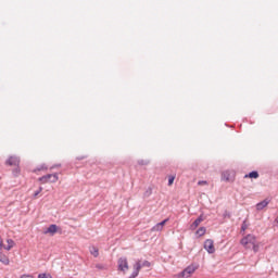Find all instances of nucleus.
<instances>
[{
  "instance_id": "f257e3e1",
  "label": "nucleus",
  "mask_w": 278,
  "mask_h": 278,
  "mask_svg": "<svg viewBox=\"0 0 278 278\" xmlns=\"http://www.w3.org/2000/svg\"><path fill=\"white\" fill-rule=\"evenodd\" d=\"M59 179L60 177L58 176V173H55L41 176L38 178V181H40V184H49V181L50 184H55Z\"/></svg>"
},
{
  "instance_id": "f03ea898",
  "label": "nucleus",
  "mask_w": 278,
  "mask_h": 278,
  "mask_svg": "<svg viewBox=\"0 0 278 278\" xmlns=\"http://www.w3.org/2000/svg\"><path fill=\"white\" fill-rule=\"evenodd\" d=\"M256 242H257V239L255 238L254 235H248L241 239V244L245 249H251Z\"/></svg>"
},
{
  "instance_id": "7ed1b4c3",
  "label": "nucleus",
  "mask_w": 278,
  "mask_h": 278,
  "mask_svg": "<svg viewBox=\"0 0 278 278\" xmlns=\"http://www.w3.org/2000/svg\"><path fill=\"white\" fill-rule=\"evenodd\" d=\"M199 269V265H189L188 267H186L181 273H180V276L181 277H190V275L194 274L195 270Z\"/></svg>"
},
{
  "instance_id": "20e7f679",
  "label": "nucleus",
  "mask_w": 278,
  "mask_h": 278,
  "mask_svg": "<svg viewBox=\"0 0 278 278\" xmlns=\"http://www.w3.org/2000/svg\"><path fill=\"white\" fill-rule=\"evenodd\" d=\"M118 264V270L122 273H127L129 270V263L127 262V257H121L117 261Z\"/></svg>"
},
{
  "instance_id": "39448f33",
  "label": "nucleus",
  "mask_w": 278,
  "mask_h": 278,
  "mask_svg": "<svg viewBox=\"0 0 278 278\" xmlns=\"http://www.w3.org/2000/svg\"><path fill=\"white\" fill-rule=\"evenodd\" d=\"M204 249L205 251H207V253L212 254V253H216V249L214 248V240L212 239H207L204 242Z\"/></svg>"
},
{
  "instance_id": "423d86ee",
  "label": "nucleus",
  "mask_w": 278,
  "mask_h": 278,
  "mask_svg": "<svg viewBox=\"0 0 278 278\" xmlns=\"http://www.w3.org/2000/svg\"><path fill=\"white\" fill-rule=\"evenodd\" d=\"M7 166H20L21 165V159L18 156H10L7 162Z\"/></svg>"
},
{
  "instance_id": "0eeeda50",
  "label": "nucleus",
  "mask_w": 278,
  "mask_h": 278,
  "mask_svg": "<svg viewBox=\"0 0 278 278\" xmlns=\"http://www.w3.org/2000/svg\"><path fill=\"white\" fill-rule=\"evenodd\" d=\"M43 233H51V236H54V233H58V225H50Z\"/></svg>"
},
{
  "instance_id": "6e6552de",
  "label": "nucleus",
  "mask_w": 278,
  "mask_h": 278,
  "mask_svg": "<svg viewBox=\"0 0 278 278\" xmlns=\"http://www.w3.org/2000/svg\"><path fill=\"white\" fill-rule=\"evenodd\" d=\"M269 203H270V201H268V199L263 200V201H261V202H258V203L256 204V210H257L258 212H261V210H264V207H267Z\"/></svg>"
},
{
  "instance_id": "1a4fd4ad",
  "label": "nucleus",
  "mask_w": 278,
  "mask_h": 278,
  "mask_svg": "<svg viewBox=\"0 0 278 278\" xmlns=\"http://www.w3.org/2000/svg\"><path fill=\"white\" fill-rule=\"evenodd\" d=\"M7 243H8V245H4L5 251H12V249H14V247H16V242H14V240H12V239H8Z\"/></svg>"
},
{
  "instance_id": "9d476101",
  "label": "nucleus",
  "mask_w": 278,
  "mask_h": 278,
  "mask_svg": "<svg viewBox=\"0 0 278 278\" xmlns=\"http://www.w3.org/2000/svg\"><path fill=\"white\" fill-rule=\"evenodd\" d=\"M203 223V215H200L191 225V229H197Z\"/></svg>"
},
{
  "instance_id": "9b49d317",
  "label": "nucleus",
  "mask_w": 278,
  "mask_h": 278,
  "mask_svg": "<svg viewBox=\"0 0 278 278\" xmlns=\"http://www.w3.org/2000/svg\"><path fill=\"white\" fill-rule=\"evenodd\" d=\"M260 177V173H257V172H255V170H253V172H251V173H249V174H247L245 176H244V178L247 179V178H250V179H257Z\"/></svg>"
},
{
  "instance_id": "f8f14e48",
  "label": "nucleus",
  "mask_w": 278,
  "mask_h": 278,
  "mask_svg": "<svg viewBox=\"0 0 278 278\" xmlns=\"http://www.w3.org/2000/svg\"><path fill=\"white\" fill-rule=\"evenodd\" d=\"M222 179L223 181H231V173L229 170L223 172Z\"/></svg>"
},
{
  "instance_id": "ddd939ff",
  "label": "nucleus",
  "mask_w": 278,
  "mask_h": 278,
  "mask_svg": "<svg viewBox=\"0 0 278 278\" xmlns=\"http://www.w3.org/2000/svg\"><path fill=\"white\" fill-rule=\"evenodd\" d=\"M0 262H1L2 264H4V266L10 265V258H8V256H5V255H3V254H1V253H0Z\"/></svg>"
},
{
  "instance_id": "4468645a",
  "label": "nucleus",
  "mask_w": 278,
  "mask_h": 278,
  "mask_svg": "<svg viewBox=\"0 0 278 278\" xmlns=\"http://www.w3.org/2000/svg\"><path fill=\"white\" fill-rule=\"evenodd\" d=\"M89 251L93 257H99V249L97 247H91Z\"/></svg>"
},
{
  "instance_id": "2eb2a0df",
  "label": "nucleus",
  "mask_w": 278,
  "mask_h": 278,
  "mask_svg": "<svg viewBox=\"0 0 278 278\" xmlns=\"http://www.w3.org/2000/svg\"><path fill=\"white\" fill-rule=\"evenodd\" d=\"M207 231V229L205 227H200L198 230H197V236H199L201 238V236H205V232Z\"/></svg>"
},
{
  "instance_id": "dca6fc26",
  "label": "nucleus",
  "mask_w": 278,
  "mask_h": 278,
  "mask_svg": "<svg viewBox=\"0 0 278 278\" xmlns=\"http://www.w3.org/2000/svg\"><path fill=\"white\" fill-rule=\"evenodd\" d=\"M142 269V263L140 261H137L136 264L134 265V270H137V273H140Z\"/></svg>"
},
{
  "instance_id": "f3484780",
  "label": "nucleus",
  "mask_w": 278,
  "mask_h": 278,
  "mask_svg": "<svg viewBox=\"0 0 278 278\" xmlns=\"http://www.w3.org/2000/svg\"><path fill=\"white\" fill-rule=\"evenodd\" d=\"M12 175L14 177H18V175H21V167L16 166L13 170H12Z\"/></svg>"
},
{
  "instance_id": "a211bd4d",
  "label": "nucleus",
  "mask_w": 278,
  "mask_h": 278,
  "mask_svg": "<svg viewBox=\"0 0 278 278\" xmlns=\"http://www.w3.org/2000/svg\"><path fill=\"white\" fill-rule=\"evenodd\" d=\"M96 268H98V270H108V265H105V264H96Z\"/></svg>"
},
{
  "instance_id": "6ab92c4d",
  "label": "nucleus",
  "mask_w": 278,
  "mask_h": 278,
  "mask_svg": "<svg viewBox=\"0 0 278 278\" xmlns=\"http://www.w3.org/2000/svg\"><path fill=\"white\" fill-rule=\"evenodd\" d=\"M138 164H139V166H147V165H149V161H147V160H139Z\"/></svg>"
},
{
  "instance_id": "aec40b11",
  "label": "nucleus",
  "mask_w": 278,
  "mask_h": 278,
  "mask_svg": "<svg viewBox=\"0 0 278 278\" xmlns=\"http://www.w3.org/2000/svg\"><path fill=\"white\" fill-rule=\"evenodd\" d=\"M162 229H164V228H162V226H161L160 223H159V224H156V225L152 228V231H162Z\"/></svg>"
},
{
  "instance_id": "412c9836",
  "label": "nucleus",
  "mask_w": 278,
  "mask_h": 278,
  "mask_svg": "<svg viewBox=\"0 0 278 278\" xmlns=\"http://www.w3.org/2000/svg\"><path fill=\"white\" fill-rule=\"evenodd\" d=\"M251 249L254 251V253H258L260 252V244L256 242L254 245H252Z\"/></svg>"
},
{
  "instance_id": "4be33fe9",
  "label": "nucleus",
  "mask_w": 278,
  "mask_h": 278,
  "mask_svg": "<svg viewBox=\"0 0 278 278\" xmlns=\"http://www.w3.org/2000/svg\"><path fill=\"white\" fill-rule=\"evenodd\" d=\"M247 229H249V225H247V220H243L241 225V231H247Z\"/></svg>"
},
{
  "instance_id": "5701e85b",
  "label": "nucleus",
  "mask_w": 278,
  "mask_h": 278,
  "mask_svg": "<svg viewBox=\"0 0 278 278\" xmlns=\"http://www.w3.org/2000/svg\"><path fill=\"white\" fill-rule=\"evenodd\" d=\"M38 278H53L51 274H39Z\"/></svg>"
},
{
  "instance_id": "b1692460",
  "label": "nucleus",
  "mask_w": 278,
  "mask_h": 278,
  "mask_svg": "<svg viewBox=\"0 0 278 278\" xmlns=\"http://www.w3.org/2000/svg\"><path fill=\"white\" fill-rule=\"evenodd\" d=\"M49 167H47L45 164L40 165L39 167L36 168V170H48Z\"/></svg>"
},
{
  "instance_id": "393cba45",
  "label": "nucleus",
  "mask_w": 278,
  "mask_h": 278,
  "mask_svg": "<svg viewBox=\"0 0 278 278\" xmlns=\"http://www.w3.org/2000/svg\"><path fill=\"white\" fill-rule=\"evenodd\" d=\"M141 267L150 268V267H151V263H150L149 261H144V262L141 264Z\"/></svg>"
},
{
  "instance_id": "a878e982",
  "label": "nucleus",
  "mask_w": 278,
  "mask_h": 278,
  "mask_svg": "<svg viewBox=\"0 0 278 278\" xmlns=\"http://www.w3.org/2000/svg\"><path fill=\"white\" fill-rule=\"evenodd\" d=\"M174 182H175V176H169L168 177V186H173Z\"/></svg>"
},
{
  "instance_id": "bb28decb",
  "label": "nucleus",
  "mask_w": 278,
  "mask_h": 278,
  "mask_svg": "<svg viewBox=\"0 0 278 278\" xmlns=\"http://www.w3.org/2000/svg\"><path fill=\"white\" fill-rule=\"evenodd\" d=\"M138 275H140V273L138 270L134 269V271H132V274L130 275L129 278H136V277H138Z\"/></svg>"
},
{
  "instance_id": "cd10ccee",
  "label": "nucleus",
  "mask_w": 278,
  "mask_h": 278,
  "mask_svg": "<svg viewBox=\"0 0 278 278\" xmlns=\"http://www.w3.org/2000/svg\"><path fill=\"white\" fill-rule=\"evenodd\" d=\"M40 192H42V187H39V189L37 191H35L34 197L36 199V197H38V194H40Z\"/></svg>"
},
{
  "instance_id": "c85d7f7f",
  "label": "nucleus",
  "mask_w": 278,
  "mask_h": 278,
  "mask_svg": "<svg viewBox=\"0 0 278 278\" xmlns=\"http://www.w3.org/2000/svg\"><path fill=\"white\" fill-rule=\"evenodd\" d=\"M166 223H168V218H166L163 222L159 223V225L162 226V228L164 229V225H166Z\"/></svg>"
},
{
  "instance_id": "c756f323",
  "label": "nucleus",
  "mask_w": 278,
  "mask_h": 278,
  "mask_svg": "<svg viewBox=\"0 0 278 278\" xmlns=\"http://www.w3.org/2000/svg\"><path fill=\"white\" fill-rule=\"evenodd\" d=\"M198 185H199V186H205V185H207V181H205V180H200V181L198 182Z\"/></svg>"
},
{
  "instance_id": "7c9ffc66",
  "label": "nucleus",
  "mask_w": 278,
  "mask_h": 278,
  "mask_svg": "<svg viewBox=\"0 0 278 278\" xmlns=\"http://www.w3.org/2000/svg\"><path fill=\"white\" fill-rule=\"evenodd\" d=\"M224 217H225V218H227V217H228V218H231V214L227 213V211H226V212L224 213Z\"/></svg>"
},
{
  "instance_id": "2f4dec72",
  "label": "nucleus",
  "mask_w": 278,
  "mask_h": 278,
  "mask_svg": "<svg viewBox=\"0 0 278 278\" xmlns=\"http://www.w3.org/2000/svg\"><path fill=\"white\" fill-rule=\"evenodd\" d=\"M21 278H34V276H31V275H25V274H24V275L21 276Z\"/></svg>"
},
{
  "instance_id": "473e14b6",
  "label": "nucleus",
  "mask_w": 278,
  "mask_h": 278,
  "mask_svg": "<svg viewBox=\"0 0 278 278\" xmlns=\"http://www.w3.org/2000/svg\"><path fill=\"white\" fill-rule=\"evenodd\" d=\"M3 249V239L0 237V251Z\"/></svg>"
},
{
  "instance_id": "72a5a7b5",
  "label": "nucleus",
  "mask_w": 278,
  "mask_h": 278,
  "mask_svg": "<svg viewBox=\"0 0 278 278\" xmlns=\"http://www.w3.org/2000/svg\"><path fill=\"white\" fill-rule=\"evenodd\" d=\"M58 166H61V165H53L52 167H50V170H53V168H58Z\"/></svg>"
}]
</instances>
